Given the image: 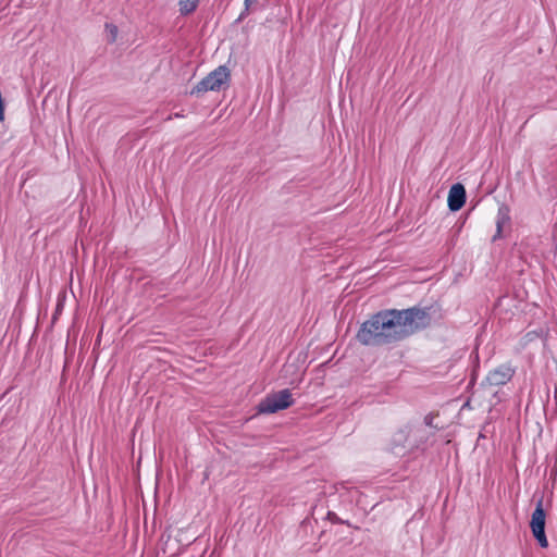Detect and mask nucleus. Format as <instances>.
I'll return each instance as SVG.
<instances>
[{"mask_svg":"<svg viewBox=\"0 0 557 557\" xmlns=\"http://www.w3.org/2000/svg\"><path fill=\"white\" fill-rule=\"evenodd\" d=\"M106 30L108 32V34L110 36L109 42L113 44L117 37V26L112 23H107Z\"/></svg>","mask_w":557,"mask_h":557,"instance_id":"obj_11","label":"nucleus"},{"mask_svg":"<svg viewBox=\"0 0 557 557\" xmlns=\"http://www.w3.org/2000/svg\"><path fill=\"white\" fill-rule=\"evenodd\" d=\"M396 313L400 322V329L405 334V339L432 325L438 324L444 318L443 309L437 302L423 307L417 305L407 309H396Z\"/></svg>","mask_w":557,"mask_h":557,"instance_id":"obj_2","label":"nucleus"},{"mask_svg":"<svg viewBox=\"0 0 557 557\" xmlns=\"http://www.w3.org/2000/svg\"><path fill=\"white\" fill-rule=\"evenodd\" d=\"M435 416L433 413H429L424 417V423L425 425L428 426H431V428H435V429H438L436 425L433 424V420H434Z\"/></svg>","mask_w":557,"mask_h":557,"instance_id":"obj_14","label":"nucleus"},{"mask_svg":"<svg viewBox=\"0 0 557 557\" xmlns=\"http://www.w3.org/2000/svg\"><path fill=\"white\" fill-rule=\"evenodd\" d=\"M62 309H63V304L61 301H59L57 304V308H55L53 317H52V322H54L57 320V318L60 314V312L62 311Z\"/></svg>","mask_w":557,"mask_h":557,"instance_id":"obj_15","label":"nucleus"},{"mask_svg":"<svg viewBox=\"0 0 557 557\" xmlns=\"http://www.w3.org/2000/svg\"><path fill=\"white\" fill-rule=\"evenodd\" d=\"M295 403L288 388L267 395L257 406L259 413H275L293 406Z\"/></svg>","mask_w":557,"mask_h":557,"instance_id":"obj_4","label":"nucleus"},{"mask_svg":"<svg viewBox=\"0 0 557 557\" xmlns=\"http://www.w3.org/2000/svg\"><path fill=\"white\" fill-rule=\"evenodd\" d=\"M408 438V433L399 429L397 432L394 433L392 441H391V450L395 454H398L400 449H405V444Z\"/></svg>","mask_w":557,"mask_h":557,"instance_id":"obj_9","label":"nucleus"},{"mask_svg":"<svg viewBox=\"0 0 557 557\" xmlns=\"http://www.w3.org/2000/svg\"><path fill=\"white\" fill-rule=\"evenodd\" d=\"M356 339L363 346L382 347L405 339L396 309H384L373 313L359 327Z\"/></svg>","mask_w":557,"mask_h":557,"instance_id":"obj_1","label":"nucleus"},{"mask_svg":"<svg viewBox=\"0 0 557 557\" xmlns=\"http://www.w3.org/2000/svg\"><path fill=\"white\" fill-rule=\"evenodd\" d=\"M513 370L510 367L500 366L493 371H490L482 384H488L490 386L504 385L511 380Z\"/></svg>","mask_w":557,"mask_h":557,"instance_id":"obj_6","label":"nucleus"},{"mask_svg":"<svg viewBox=\"0 0 557 557\" xmlns=\"http://www.w3.org/2000/svg\"><path fill=\"white\" fill-rule=\"evenodd\" d=\"M258 0H245V8L246 10L249 9V7L252 4V3H257Z\"/></svg>","mask_w":557,"mask_h":557,"instance_id":"obj_16","label":"nucleus"},{"mask_svg":"<svg viewBox=\"0 0 557 557\" xmlns=\"http://www.w3.org/2000/svg\"><path fill=\"white\" fill-rule=\"evenodd\" d=\"M325 519L331 521L332 523H335V524H347V525H349L348 521L342 520L335 512H333L331 510H327V512L325 515Z\"/></svg>","mask_w":557,"mask_h":557,"instance_id":"obj_12","label":"nucleus"},{"mask_svg":"<svg viewBox=\"0 0 557 557\" xmlns=\"http://www.w3.org/2000/svg\"><path fill=\"white\" fill-rule=\"evenodd\" d=\"M318 510H319V507H318V506H314V507L312 508V516H313V517H314V515L318 512Z\"/></svg>","mask_w":557,"mask_h":557,"instance_id":"obj_17","label":"nucleus"},{"mask_svg":"<svg viewBox=\"0 0 557 557\" xmlns=\"http://www.w3.org/2000/svg\"><path fill=\"white\" fill-rule=\"evenodd\" d=\"M309 529H312V521L311 519L306 518L299 527V532L307 533Z\"/></svg>","mask_w":557,"mask_h":557,"instance_id":"obj_13","label":"nucleus"},{"mask_svg":"<svg viewBox=\"0 0 557 557\" xmlns=\"http://www.w3.org/2000/svg\"><path fill=\"white\" fill-rule=\"evenodd\" d=\"M545 520L546 512L543 507V496L537 500L534 511L531 516L530 529L533 537L542 548L548 546V541L545 534Z\"/></svg>","mask_w":557,"mask_h":557,"instance_id":"obj_5","label":"nucleus"},{"mask_svg":"<svg viewBox=\"0 0 557 557\" xmlns=\"http://www.w3.org/2000/svg\"><path fill=\"white\" fill-rule=\"evenodd\" d=\"M231 71L226 65H220L197 83L190 90L191 96H201L207 91H221L228 88Z\"/></svg>","mask_w":557,"mask_h":557,"instance_id":"obj_3","label":"nucleus"},{"mask_svg":"<svg viewBox=\"0 0 557 557\" xmlns=\"http://www.w3.org/2000/svg\"><path fill=\"white\" fill-rule=\"evenodd\" d=\"M467 194L466 188L462 184L456 183L454 184L448 193V209L451 212L459 211L466 203Z\"/></svg>","mask_w":557,"mask_h":557,"instance_id":"obj_7","label":"nucleus"},{"mask_svg":"<svg viewBox=\"0 0 557 557\" xmlns=\"http://www.w3.org/2000/svg\"><path fill=\"white\" fill-rule=\"evenodd\" d=\"M200 0H178L180 13L183 16L196 11Z\"/></svg>","mask_w":557,"mask_h":557,"instance_id":"obj_10","label":"nucleus"},{"mask_svg":"<svg viewBox=\"0 0 557 557\" xmlns=\"http://www.w3.org/2000/svg\"><path fill=\"white\" fill-rule=\"evenodd\" d=\"M510 222V208L506 203H502L497 210L496 216V233L492 237L493 242L503 237V227L505 224Z\"/></svg>","mask_w":557,"mask_h":557,"instance_id":"obj_8","label":"nucleus"}]
</instances>
